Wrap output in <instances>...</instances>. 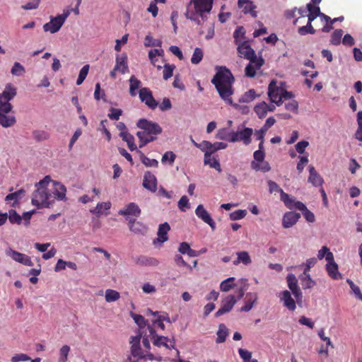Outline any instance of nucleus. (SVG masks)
<instances>
[{
	"label": "nucleus",
	"mask_w": 362,
	"mask_h": 362,
	"mask_svg": "<svg viewBox=\"0 0 362 362\" xmlns=\"http://www.w3.org/2000/svg\"><path fill=\"white\" fill-rule=\"evenodd\" d=\"M35 187V189L32 194L31 203L38 209L48 208L56 200L66 199V187L60 182L52 180L49 175H46L37 182Z\"/></svg>",
	"instance_id": "1"
},
{
	"label": "nucleus",
	"mask_w": 362,
	"mask_h": 362,
	"mask_svg": "<svg viewBox=\"0 0 362 362\" xmlns=\"http://www.w3.org/2000/svg\"><path fill=\"white\" fill-rule=\"evenodd\" d=\"M217 71L211 79L219 96L226 103L233 105L232 95L234 93L233 83L235 81L231 71L226 66L216 67Z\"/></svg>",
	"instance_id": "2"
},
{
	"label": "nucleus",
	"mask_w": 362,
	"mask_h": 362,
	"mask_svg": "<svg viewBox=\"0 0 362 362\" xmlns=\"http://www.w3.org/2000/svg\"><path fill=\"white\" fill-rule=\"evenodd\" d=\"M136 126L143 130L136 133V136L140 141V148L153 141L156 138L153 135H158L162 132V128L158 123L147 120L146 119H139Z\"/></svg>",
	"instance_id": "3"
},
{
	"label": "nucleus",
	"mask_w": 362,
	"mask_h": 362,
	"mask_svg": "<svg viewBox=\"0 0 362 362\" xmlns=\"http://www.w3.org/2000/svg\"><path fill=\"white\" fill-rule=\"evenodd\" d=\"M17 94L16 88L12 83L6 84L4 90L0 93V111L10 112L13 106L9 103Z\"/></svg>",
	"instance_id": "4"
},
{
	"label": "nucleus",
	"mask_w": 362,
	"mask_h": 362,
	"mask_svg": "<svg viewBox=\"0 0 362 362\" xmlns=\"http://www.w3.org/2000/svg\"><path fill=\"white\" fill-rule=\"evenodd\" d=\"M245 294L243 288H240L238 291L237 298L233 295H229L223 299L221 308L215 313L216 317H219L226 313L230 312L238 300H240Z\"/></svg>",
	"instance_id": "5"
},
{
	"label": "nucleus",
	"mask_w": 362,
	"mask_h": 362,
	"mask_svg": "<svg viewBox=\"0 0 362 362\" xmlns=\"http://www.w3.org/2000/svg\"><path fill=\"white\" fill-rule=\"evenodd\" d=\"M70 14L69 10L64 11L62 14L58 15L56 17H51L50 21L44 24L43 30L45 32H49L50 33H56L58 32L62 26L64 25L65 21Z\"/></svg>",
	"instance_id": "6"
},
{
	"label": "nucleus",
	"mask_w": 362,
	"mask_h": 362,
	"mask_svg": "<svg viewBox=\"0 0 362 362\" xmlns=\"http://www.w3.org/2000/svg\"><path fill=\"white\" fill-rule=\"evenodd\" d=\"M193 4L194 10L192 11L198 12L202 21H206L207 15L210 13L213 0H191L190 5Z\"/></svg>",
	"instance_id": "7"
},
{
	"label": "nucleus",
	"mask_w": 362,
	"mask_h": 362,
	"mask_svg": "<svg viewBox=\"0 0 362 362\" xmlns=\"http://www.w3.org/2000/svg\"><path fill=\"white\" fill-rule=\"evenodd\" d=\"M148 331L154 346L158 347L163 346L168 349H174L175 341H170L167 337L157 335L153 325H148Z\"/></svg>",
	"instance_id": "8"
},
{
	"label": "nucleus",
	"mask_w": 362,
	"mask_h": 362,
	"mask_svg": "<svg viewBox=\"0 0 362 362\" xmlns=\"http://www.w3.org/2000/svg\"><path fill=\"white\" fill-rule=\"evenodd\" d=\"M253 134L252 128L245 127L243 130L230 132V142L243 141V143L247 146L251 141V136Z\"/></svg>",
	"instance_id": "9"
},
{
	"label": "nucleus",
	"mask_w": 362,
	"mask_h": 362,
	"mask_svg": "<svg viewBox=\"0 0 362 362\" xmlns=\"http://www.w3.org/2000/svg\"><path fill=\"white\" fill-rule=\"evenodd\" d=\"M286 281L288 288L294 296L296 303L300 304L303 300V293L298 284V279L295 274L290 273L286 276Z\"/></svg>",
	"instance_id": "10"
},
{
	"label": "nucleus",
	"mask_w": 362,
	"mask_h": 362,
	"mask_svg": "<svg viewBox=\"0 0 362 362\" xmlns=\"http://www.w3.org/2000/svg\"><path fill=\"white\" fill-rule=\"evenodd\" d=\"M139 99L151 110H155L158 103L153 98L151 90L146 87L141 88L139 92Z\"/></svg>",
	"instance_id": "11"
},
{
	"label": "nucleus",
	"mask_w": 362,
	"mask_h": 362,
	"mask_svg": "<svg viewBox=\"0 0 362 362\" xmlns=\"http://www.w3.org/2000/svg\"><path fill=\"white\" fill-rule=\"evenodd\" d=\"M249 64L245 69V74L247 77L253 78L255 76L257 71L260 69L264 64V59L261 57L249 60Z\"/></svg>",
	"instance_id": "12"
},
{
	"label": "nucleus",
	"mask_w": 362,
	"mask_h": 362,
	"mask_svg": "<svg viewBox=\"0 0 362 362\" xmlns=\"http://www.w3.org/2000/svg\"><path fill=\"white\" fill-rule=\"evenodd\" d=\"M282 88L276 86L275 81H272L268 87V97L269 100L277 106L282 104L281 100Z\"/></svg>",
	"instance_id": "13"
},
{
	"label": "nucleus",
	"mask_w": 362,
	"mask_h": 362,
	"mask_svg": "<svg viewBox=\"0 0 362 362\" xmlns=\"http://www.w3.org/2000/svg\"><path fill=\"white\" fill-rule=\"evenodd\" d=\"M236 45H238L237 49L240 57L247 60L257 57L255 50L251 47L247 41H243Z\"/></svg>",
	"instance_id": "14"
},
{
	"label": "nucleus",
	"mask_w": 362,
	"mask_h": 362,
	"mask_svg": "<svg viewBox=\"0 0 362 362\" xmlns=\"http://www.w3.org/2000/svg\"><path fill=\"white\" fill-rule=\"evenodd\" d=\"M6 254L16 262L29 267L33 266V263L30 257L25 254L21 253L11 248L6 250Z\"/></svg>",
	"instance_id": "15"
},
{
	"label": "nucleus",
	"mask_w": 362,
	"mask_h": 362,
	"mask_svg": "<svg viewBox=\"0 0 362 362\" xmlns=\"http://www.w3.org/2000/svg\"><path fill=\"white\" fill-rule=\"evenodd\" d=\"M195 214L197 216L202 220L204 223H207L212 230H215L216 229V223L213 218L211 217L209 213L204 209L202 204H199L197 206L195 209Z\"/></svg>",
	"instance_id": "16"
},
{
	"label": "nucleus",
	"mask_w": 362,
	"mask_h": 362,
	"mask_svg": "<svg viewBox=\"0 0 362 362\" xmlns=\"http://www.w3.org/2000/svg\"><path fill=\"white\" fill-rule=\"evenodd\" d=\"M307 9L309 11V13L308 15V22L312 23V22L317 17H320L321 21L329 19V16H327L326 14L320 11V8L319 6H315L313 5L311 3L307 4Z\"/></svg>",
	"instance_id": "17"
},
{
	"label": "nucleus",
	"mask_w": 362,
	"mask_h": 362,
	"mask_svg": "<svg viewBox=\"0 0 362 362\" xmlns=\"http://www.w3.org/2000/svg\"><path fill=\"white\" fill-rule=\"evenodd\" d=\"M238 8L242 9L245 14H250L252 18H257V6L250 0H238Z\"/></svg>",
	"instance_id": "18"
},
{
	"label": "nucleus",
	"mask_w": 362,
	"mask_h": 362,
	"mask_svg": "<svg viewBox=\"0 0 362 362\" xmlns=\"http://www.w3.org/2000/svg\"><path fill=\"white\" fill-rule=\"evenodd\" d=\"M143 186L146 189L155 192L157 190V179L151 173L147 171L144 176Z\"/></svg>",
	"instance_id": "19"
},
{
	"label": "nucleus",
	"mask_w": 362,
	"mask_h": 362,
	"mask_svg": "<svg viewBox=\"0 0 362 362\" xmlns=\"http://www.w3.org/2000/svg\"><path fill=\"white\" fill-rule=\"evenodd\" d=\"M143 335V332L141 333H139L135 337H132V340L130 341V343L132 344L131 346V352L133 356L134 357H144L143 353L141 350L140 346V341L141 339V337Z\"/></svg>",
	"instance_id": "20"
},
{
	"label": "nucleus",
	"mask_w": 362,
	"mask_h": 362,
	"mask_svg": "<svg viewBox=\"0 0 362 362\" xmlns=\"http://www.w3.org/2000/svg\"><path fill=\"white\" fill-rule=\"evenodd\" d=\"M300 215L296 212H286L283 217L282 226L284 228L292 227L300 218Z\"/></svg>",
	"instance_id": "21"
},
{
	"label": "nucleus",
	"mask_w": 362,
	"mask_h": 362,
	"mask_svg": "<svg viewBox=\"0 0 362 362\" xmlns=\"http://www.w3.org/2000/svg\"><path fill=\"white\" fill-rule=\"evenodd\" d=\"M280 300L284 303V305L289 310L293 311L296 308V301L291 297L290 291L285 290L280 294Z\"/></svg>",
	"instance_id": "22"
},
{
	"label": "nucleus",
	"mask_w": 362,
	"mask_h": 362,
	"mask_svg": "<svg viewBox=\"0 0 362 362\" xmlns=\"http://www.w3.org/2000/svg\"><path fill=\"white\" fill-rule=\"evenodd\" d=\"M119 214L124 216H133L139 217L141 214V209L136 204L131 202L124 209L119 210Z\"/></svg>",
	"instance_id": "23"
},
{
	"label": "nucleus",
	"mask_w": 362,
	"mask_h": 362,
	"mask_svg": "<svg viewBox=\"0 0 362 362\" xmlns=\"http://www.w3.org/2000/svg\"><path fill=\"white\" fill-rule=\"evenodd\" d=\"M170 230V225L168 223H162L159 226L158 230V238L154 239L153 243L154 245L156 244L157 242L160 243H163L168 240V233Z\"/></svg>",
	"instance_id": "24"
},
{
	"label": "nucleus",
	"mask_w": 362,
	"mask_h": 362,
	"mask_svg": "<svg viewBox=\"0 0 362 362\" xmlns=\"http://www.w3.org/2000/svg\"><path fill=\"white\" fill-rule=\"evenodd\" d=\"M308 170L310 175L308 177V181L315 187L322 186L324 183V180L322 176L316 171L315 167L310 165L308 167Z\"/></svg>",
	"instance_id": "25"
},
{
	"label": "nucleus",
	"mask_w": 362,
	"mask_h": 362,
	"mask_svg": "<svg viewBox=\"0 0 362 362\" xmlns=\"http://www.w3.org/2000/svg\"><path fill=\"white\" fill-rule=\"evenodd\" d=\"M8 113L0 111V124L4 128L12 127L16 122L15 116Z\"/></svg>",
	"instance_id": "26"
},
{
	"label": "nucleus",
	"mask_w": 362,
	"mask_h": 362,
	"mask_svg": "<svg viewBox=\"0 0 362 362\" xmlns=\"http://www.w3.org/2000/svg\"><path fill=\"white\" fill-rule=\"evenodd\" d=\"M115 70H118L122 74L128 71L127 56L126 54L118 55L116 57Z\"/></svg>",
	"instance_id": "27"
},
{
	"label": "nucleus",
	"mask_w": 362,
	"mask_h": 362,
	"mask_svg": "<svg viewBox=\"0 0 362 362\" xmlns=\"http://www.w3.org/2000/svg\"><path fill=\"white\" fill-rule=\"evenodd\" d=\"M129 226L130 230L136 234L144 235L147 232V227L142 223L136 221L135 219L129 220Z\"/></svg>",
	"instance_id": "28"
},
{
	"label": "nucleus",
	"mask_w": 362,
	"mask_h": 362,
	"mask_svg": "<svg viewBox=\"0 0 362 362\" xmlns=\"http://www.w3.org/2000/svg\"><path fill=\"white\" fill-rule=\"evenodd\" d=\"M326 270L327 272L328 275L333 279H341V275L338 272V265L334 262V259L333 258V261H327V264L326 265Z\"/></svg>",
	"instance_id": "29"
},
{
	"label": "nucleus",
	"mask_w": 362,
	"mask_h": 362,
	"mask_svg": "<svg viewBox=\"0 0 362 362\" xmlns=\"http://www.w3.org/2000/svg\"><path fill=\"white\" fill-rule=\"evenodd\" d=\"M208 144L209 145H207L206 152L204 153L206 158L211 156V155L217 151L225 149L228 146V144L223 142H215L212 144L208 141Z\"/></svg>",
	"instance_id": "30"
},
{
	"label": "nucleus",
	"mask_w": 362,
	"mask_h": 362,
	"mask_svg": "<svg viewBox=\"0 0 362 362\" xmlns=\"http://www.w3.org/2000/svg\"><path fill=\"white\" fill-rule=\"evenodd\" d=\"M131 316L134 320L135 323L139 327V333H141V332L144 333L145 332V329H148V325H150L147 323V320L144 318V316L134 313H131Z\"/></svg>",
	"instance_id": "31"
},
{
	"label": "nucleus",
	"mask_w": 362,
	"mask_h": 362,
	"mask_svg": "<svg viewBox=\"0 0 362 362\" xmlns=\"http://www.w3.org/2000/svg\"><path fill=\"white\" fill-rule=\"evenodd\" d=\"M299 279L303 289L312 288L315 285V281L312 279L309 273L303 272L299 276Z\"/></svg>",
	"instance_id": "32"
},
{
	"label": "nucleus",
	"mask_w": 362,
	"mask_h": 362,
	"mask_svg": "<svg viewBox=\"0 0 362 362\" xmlns=\"http://www.w3.org/2000/svg\"><path fill=\"white\" fill-rule=\"evenodd\" d=\"M237 259L233 261L234 265H238L240 263H243L245 265L251 264L252 259L249 253L246 251H241L237 252Z\"/></svg>",
	"instance_id": "33"
},
{
	"label": "nucleus",
	"mask_w": 362,
	"mask_h": 362,
	"mask_svg": "<svg viewBox=\"0 0 362 362\" xmlns=\"http://www.w3.org/2000/svg\"><path fill=\"white\" fill-rule=\"evenodd\" d=\"M257 299V296L256 293H247L246 296V301L244 306L240 308L241 312H248L250 311L255 303Z\"/></svg>",
	"instance_id": "34"
},
{
	"label": "nucleus",
	"mask_w": 362,
	"mask_h": 362,
	"mask_svg": "<svg viewBox=\"0 0 362 362\" xmlns=\"http://www.w3.org/2000/svg\"><path fill=\"white\" fill-rule=\"evenodd\" d=\"M119 136L123 141L127 142L128 148L131 151L136 149V146L134 144V137L133 135L129 134L128 132H122L119 133Z\"/></svg>",
	"instance_id": "35"
},
{
	"label": "nucleus",
	"mask_w": 362,
	"mask_h": 362,
	"mask_svg": "<svg viewBox=\"0 0 362 362\" xmlns=\"http://www.w3.org/2000/svg\"><path fill=\"white\" fill-rule=\"evenodd\" d=\"M251 168L256 171H262L263 173L269 172L271 170L269 163L264 160L259 163L257 161H252Z\"/></svg>",
	"instance_id": "36"
},
{
	"label": "nucleus",
	"mask_w": 362,
	"mask_h": 362,
	"mask_svg": "<svg viewBox=\"0 0 362 362\" xmlns=\"http://www.w3.org/2000/svg\"><path fill=\"white\" fill-rule=\"evenodd\" d=\"M129 94L131 96L136 95V90L141 87V81L139 80L134 75L129 78Z\"/></svg>",
	"instance_id": "37"
},
{
	"label": "nucleus",
	"mask_w": 362,
	"mask_h": 362,
	"mask_svg": "<svg viewBox=\"0 0 362 362\" xmlns=\"http://www.w3.org/2000/svg\"><path fill=\"white\" fill-rule=\"evenodd\" d=\"M254 111L259 118L262 119L268 112V104L266 102L259 103L255 106Z\"/></svg>",
	"instance_id": "38"
},
{
	"label": "nucleus",
	"mask_w": 362,
	"mask_h": 362,
	"mask_svg": "<svg viewBox=\"0 0 362 362\" xmlns=\"http://www.w3.org/2000/svg\"><path fill=\"white\" fill-rule=\"evenodd\" d=\"M111 207V203L107 202H99L96 207L90 210V212L93 214H96L98 216L103 214V211L109 210Z\"/></svg>",
	"instance_id": "39"
},
{
	"label": "nucleus",
	"mask_w": 362,
	"mask_h": 362,
	"mask_svg": "<svg viewBox=\"0 0 362 362\" xmlns=\"http://www.w3.org/2000/svg\"><path fill=\"white\" fill-rule=\"evenodd\" d=\"M228 334V329L224 324H220L217 332L216 343L220 344L226 341Z\"/></svg>",
	"instance_id": "40"
},
{
	"label": "nucleus",
	"mask_w": 362,
	"mask_h": 362,
	"mask_svg": "<svg viewBox=\"0 0 362 362\" xmlns=\"http://www.w3.org/2000/svg\"><path fill=\"white\" fill-rule=\"evenodd\" d=\"M317 258L319 259H322L323 258H325L327 261H333L334 255L327 246H323L318 251Z\"/></svg>",
	"instance_id": "41"
},
{
	"label": "nucleus",
	"mask_w": 362,
	"mask_h": 362,
	"mask_svg": "<svg viewBox=\"0 0 362 362\" xmlns=\"http://www.w3.org/2000/svg\"><path fill=\"white\" fill-rule=\"evenodd\" d=\"M25 191L23 189H21L15 192L8 194L5 200L6 202L13 201V204H17L18 200L24 196Z\"/></svg>",
	"instance_id": "42"
},
{
	"label": "nucleus",
	"mask_w": 362,
	"mask_h": 362,
	"mask_svg": "<svg viewBox=\"0 0 362 362\" xmlns=\"http://www.w3.org/2000/svg\"><path fill=\"white\" fill-rule=\"evenodd\" d=\"M204 162L205 165H209L211 168L216 169L218 172H221L220 163L216 158H211V156L206 158V154H204Z\"/></svg>",
	"instance_id": "43"
},
{
	"label": "nucleus",
	"mask_w": 362,
	"mask_h": 362,
	"mask_svg": "<svg viewBox=\"0 0 362 362\" xmlns=\"http://www.w3.org/2000/svg\"><path fill=\"white\" fill-rule=\"evenodd\" d=\"M257 96V95L256 94L255 90L250 89L241 96V98L239 99V102L248 103L254 100Z\"/></svg>",
	"instance_id": "44"
},
{
	"label": "nucleus",
	"mask_w": 362,
	"mask_h": 362,
	"mask_svg": "<svg viewBox=\"0 0 362 362\" xmlns=\"http://www.w3.org/2000/svg\"><path fill=\"white\" fill-rule=\"evenodd\" d=\"M187 18L190 19L191 21H194L197 25H202V18L199 16L198 12L192 11L189 8V6H188V10L185 13Z\"/></svg>",
	"instance_id": "45"
},
{
	"label": "nucleus",
	"mask_w": 362,
	"mask_h": 362,
	"mask_svg": "<svg viewBox=\"0 0 362 362\" xmlns=\"http://www.w3.org/2000/svg\"><path fill=\"white\" fill-rule=\"evenodd\" d=\"M235 281L234 277H230L227 279L223 281L220 284V289L223 292H227L234 288L235 284L233 281Z\"/></svg>",
	"instance_id": "46"
},
{
	"label": "nucleus",
	"mask_w": 362,
	"mask_h": 362,
	"mask_svg": "<svg viewBox=\"0 0 362 362\" xmlns=\"http://www.w3.org/2000/svg\"><path fill=\"white\" fill-rule=\"evenodd\" d=\"M245 30L244 27L243 26H238L236 28L233 33V37H234V42L235 44H238L240 42V40H243L245 38Z\"/></svg>",
	"instance_id": "47"
},
{
	"label": "nucleus",
	"mask_w": 362,
	"mask_h": 362,
	"mask_svg": "<svg viewBox=\"0 0 362 362\" xmlns=\"http://www.w3.org/2000/svg\"><path fill=\"white\" fill-rule=\"evenodd\" d=\"M105 300L107 302H114L120 298V295L119 292L112 290V289H107L105 291Z\"/></svg>",
	"instance_id": "48"
},
{
	"label": "nucleus",
	"mask_w": 362,
	"mask_h": 362,
	"mask_svg": "<svg viewBox=\"0 0 362 362\" xmlns=\"http://www.w3.org/2000/svg\"><path fill=\"white\" fill-rule=\"evenodd\" d=\"M138 263L145 266H157L159 262L153 257H141L139 259Z\"/></svg>",
	"instance_id": "49"
},
{
	"label": "nucleus",
	"mask_w": 362,
	"mask_h": 362,
	"mask_svg": "<svg viewBox=\"0 0 362 362\" xmlns=\"http://www.w3.org/2000/svg\"><path fill=\"white\" fill-rule=\"evenodd\" d=\"M33 138L37 141H42L49 138V134L45 130H35L33 132Z\"/></svg>",
	"instance_id": "50"
},
{
	"label": "nucleus",
	"mask_w": 362,
	"mask_h": 362,
	"mask_svg": "<svg viewBox=\"0 0 362 362\" xmlns=\"http://www.w3.org/2000/svg\"><path fill=\"white\" fill-rule=\"evenodd\" d=\"M8 218L11 223L21 224L22 221V217L20 216L16 210L10 209L8 211Z\"/></svg>",
	"instance_id": "51"
},
{
	"label": "nucleus",
	"mask_w": 362,
	"mask_h": 362,
	"mask_svg": "<svg viewBox=\"0 0 362 362\" xmlns=\"http://www.w3.org/2000/svg\"><path fill=\"white\" fill-rule=\"evenodd\" d=\"M11 73L13 76H20L25 73V69L19 62H15L11 68Z\"/></svg>",
	"instance_id": "52"
},
{
	"label": "nucleus",
	"mask_w": 362,
	"mask_h": 362,
	"mask_svg": "<svg viewBox=\"0 0 362 362\" xmlns=\"http://www.w3.org/2000/svg\"><path fill=\"white\" fill-rule=\"evenodd\" d=\"M280 197L281 200L285 204L287 208L293 209V203L294 202V199L292 197L283 190H281Z\"/></svg>",
	"instance_id": "53"
},
{
	"label": "nucleus",
	"mask_w": 362,
	"mask_h": 362,
	"mask_svg": "<svg viewBox=\"0 0 362 362\" xmlns=\"http://www.w3.org/2000/svg\"><path fill=\"white\" fill-rule=\"evenodd\" d=\"M342 35L343 30L341 29L335 30L331 36V43L334 45H339L341 42Z\"/></svg>",
	"instance_id": "54"
},
{
	"label": "nucleus",
	"mask_w": 362,
	"mask_h": 362,
	"mask_svg": "<svg viewBox=\"0 0 362 362\" xmlns=\"http://www.w3.org/2000/svg\"><path fill=\"white\" fill-rule=\"evenodd\" d=\"M203 52L202 49L197 47L195 48L192 57L191 58V62L193 64H198L203 58Z\"/></svg>",
	"instance_id": "55"
},
{
	"label": "nucleus",
	"mask_w": 362,
	"mask_h": 362,
	"mask_svg": "<svg viewBox=\"0 0 362 362\" xmlns=\"http://www.w3.org/2000/svg\"><path fill=\"white\" fill-rule=\"evenodd\" d=\"M88 71H89V65L88 64H86L82 67V69L80 70V72H79V74H78V78L76 81L77 85H81L83 83V82L84 81V80L86 79V78L88 74Z\"/></svg>",
	"instance_id": "56"
},
{
	"label": "nucleus",
	"mask_w": 362,
	"mask_h": 362,
	"mask_svg": "<svg viewBox=\"0 0 362 362\" xmlns=\"http://www.w3.org/2000/svg\"><path fill=\"white\" fill-rule=\"evenodd\" d=\"M298 31L300 35L315 33V30L313 28L312 23L310 22H308L306 25L300 27Z\"/></svg>",
	"instance_id": "57"
},
{
	"label": "nucleus",
	"mask_w": 362,
	"mask_h": 362,
	"mask_svg": "<svg viewBox=\"0 0 362 362\" xmlns=\"http://www.w3.org/2000/svg\"><path fill=\"white\" fill-rule=\"evenodd\" d=\"M146 314L151 315L153 316H157V317L158 319H160L161 321H163V322L165 321L168 323H171V320L168 316V314L166 313H164L163 315H160L159 312H158V311L153 312L151 309L148 308L146 310Z\"/></svg>",
	"instance_id": "58"
},
{
	"label": "nucleus",
	"mask_w": 362,
	"mask_h": 362,
	"mask_svg": "<svg viewBox=\"0 0 362 362\" xmlns=\"http://www.w3.org/2000/svg\"><path fill=\"white\" fill-rule=\"evenodd\" d=\"M216 138L230 142V132H228L226 128H222L218 131Z\"/></svg>",
	"instance_id": "59"
},
{
	"label": "nucleus",
	"mask_w": 362,
	"mask_h": 362,
	"mask_svg": "<svg viewBox=\"0 0 362 362\" xmlns=\"http://www.w3.org/2000/svg\"><path fill=\"white\" fill-rule=\"evenodd\" d=\"M161 41L155 40L151 35H146L145 37L144 45L146 47H160Z\"/></svg>",
	"instance_id": "60"
},
{
	"label": "nucleus",
	"mask_w": 362,
	"mask_h": 362,
	"mask_svg": "<svg viewBox=\"0 0 362 362\" xmlns=\"http://www.w3.org/2000/svg\"><path fill=\"white\" fill-rule=\"evenodd\" d=\"M246 210L238 209L230 214V219L232 221L240 220L245 217Z\"/></svg>",
	"instance_id": "61"
},
{
	"label": "nucleus",
	"mask_w": 362,
	"mask_h": 362,
	"mask_svg": "<svg viewBox=\"0 0 362 362\" xmlns=\"http://www.w3.org/2000/svg\"><path fill=\"white\" fill-rule=\"evenodd\" d=\"M141 162L146 166V167H158V162L157 160L153 158H149L147 156L142 155L141 157Z\"/></svg>",
	"instance_id": "62"
},
{
	"label": "nucleus",
	"mask_w": 362,
	"mask_h": 362,
	"mask_svg": "<svg viewBox=\"0 0 362 362\" xmlns=\"http://www.w3.org/2000/svg\"><path fill=\"white\" fill-rule=\"evenodd\" d=\"M70 351V347L68 345H64L59 351V362H66L67 356Z\"/></svg>",
	"instance_id": "63"
},
{
	"label": "nucleus",
	"mask_w": 362,
	"mask_h": 362,
	"mask_svg": "<svg viewBox=\"0 0 362 362\" xmlns=\"http://www.w3.org/2000/svg\"><path fill=\"white\" fill-rule=\"evenodd\" d=\"M238 354L243 362H250L252 358V353L244 349H239Z\"/></svg>",
	"instance_id": "64"
}]
</instances>
